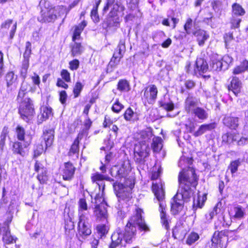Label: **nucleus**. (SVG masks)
Returning <instances> with one entry per match:
<instances>
[{"mask_svg":"<svg viewBox=\"0 0 248 248\" xmlns=\"http://www.w3.org/2000/svg\"><path fill=\"white\" fill-rule=\"evenodd\" d=\"M234 214V217L237 219H241L243 218L245 215V209L240 205H236L233 208Z\"/></svg>","mask_w":248,"mask_h":248,"instance_id":"nucleus-41","label":"nucleus"},{"mask_svg":"<svg viewBox=\"0 0 248 248\" xmlns=\"http://www.w3.org/2000/svg\"><path fill=\"white\" fill-rule=\"evenodd\" d=\"M208 70V65L206 61L203 59H197L196 62L192 64L189 61L186 62L185 70L187 74L191 75H202Z\"/></svg>","mask_w":248,"mask_h":248,"instance_id":"nucleus-7","label":"nucleus"},{"mask_svg":"<svg viewBox=\"0 0 248 248\" xmlns=\"http://www.w3.org/2000/svg\"><path fill=\"white\" fill-rule=\"evenodd\" d=\"M43 137L46 144V148L50 147L52 145L54 140V130L52 129L46 130L44 131Z\"/></svg>","mask_w":248,"mask_h":248,"instance_id":"nucleus-26","label":"nucleus"},{"mask_svg":"<svg viewBox=\"0 0 248 248\" xmlns=\"http://www.w3.org/2000/svg\"><path fill=\"white\" fill-rule=\"evenodd\" d=\"M27 93H26L25 92H23L21 90H19L17 96L16 100L19 103H22V102H23L26 97H25L26 94Z\"/></svg>","mask_w":248,"mask_h":248,"instance_id":"nucleus-63","label":"nucleus"},{"mask_svg":"<svg viewBox=\"0 0 248 248\" xmlns=\"http://www.w3.org/2000/svg\"><path fill=\"white\" fill-rule=\"evenodd\" d=\"M76 168L70 162L64 163V167L62 170V178L63 180L70 181L74 176Z\"/></svg>","mask_w":248,"mask_h":248,"instance_id":"nucleus-20","label":"nucleus"},{"mask_svg":"<svg viewBox=\"0 0 248 248\" xmlns=\"http://www.w3.org/2000/svg\"><path fill=\"white\" fill-rule=\"evenodd\" d=\"M192 20L190 18H188L184 25V29L187 34H190L192 32Z\"/></svg>","mask_w":248,"mask_h":248,"instance_id":"nucleus-54","label":"nucleus"},{"mask_svg":"<svg viewBox=\"0 0 248 248\" xmlns=\"http://www.w3.org/2000/svg\"><path fill=\"white\" fill-rule=\"evenodd\" d=\"M97 9L96 7H93L91 13V16L93 20L95 23H98L99 21V17L97 13Z\"/></svg>","mask_w":248,"mask_h":248,"instance_id":"nucleus-57","label":"nucleus"},{"mask_svg":"<svg viewBox=\"0 0 248 248\" xmlns=\"http://www.w3.org/2000/svg\"><path fill=\"white\" fill-rule=\"evenodd\" d=\"M16 133L18 140L24 141V145L25 148H27L30 145L32 140L31 136L30 135H27L25 138V130L22 126L19 125H17L16 129Z\"/></svg>","mask_w":248,"mask_h":248,"instance_id":"nucleus-17","label":"nucleus"},{"mask_svg":"<svg viewBox=\"0 0 248 248\" xmlns=\"http://www.w3.org/2000/svg\"><path fill=\"white\" fill-rule=\"evenodd\" d=\"M164 109L169 111L174 109V104L172 102L162 103L160 106Z\"/></svg>","mask_w":248,"mask_h":248,"instance_id":"nucleus-59","label":"nucleus"},{"mask_svg":"<svg viewBox=\"0 0 248 248\" xmlns=\"http://www.w3.org/2000/svg\"><path fill=\"white\" fill-rule=\"evenodd\" d=\"M124 108V106L122 104L118 99H117L111 107L112 110L115 113H119Z\"/></svg>","mask_w":248,"mask_h":248,"instance_id":"nucleus-51","label":"nucleus"},{"mask_svg":"<svg viewBox=\"0 0 248 248\" xmlns=\"http://www.w3.org/2000/svg\"><path fill=\"white\" fill-rule=\"evenodd\" d=\"M97 230L101 237L108 232L107 228L105 225H100L97 227Z\"/></svg>","mask_w":248,"mask_h":248,"instance_id":"nucleus-61","label":"nucleus"},{"mask_svg":"<svg viewBox=\"0 0 248 248\" xmlns=\"http://www.w3.org/2000/svg\"><path fill=\"white\" fill-rule=\"evenodd\" d=\"M8 133L9 131L8 127L4 126L2 129L0 136V148L1 150H3V147L5 145V140Z\"/></svg>","mask_w":248,"mask_h":248,"instance_id":"nucleus-43","label":"nucleus"},{"mask_svg":"<svg viewBox=\"0 0 248 248\" xmlns=\"http://www.w3.org/2000/svg\"><path fill=\"white\" fill-rule=\"evenodd\" d=\"M191 114L202 121H204L208 117L207 112L204 109L200 107L197 108Z\"/></svg>","mask_w":248,"mask_h":248,"instance_id":"nucleus-30","label":"nucleus"},{"mask_svg":"<svg viewBox=\"0 0 248 248\" xmlns=\"http://www.w3.org/2000/svg\"><path fill=\"white\" fill-rule=\"evenodd\" d=\"M124 6L121 4L116 3L113 4L112 9L104 21L103 28L106 29L112 28L115 30L119 28L122 21L120 16L124 15Z\"/></svg>","mask_w":248,"mask_h":248,"instance_id":"nucleus-4","label":"nucleus"},{"mask_svg":"<svg viewBox=\"0 0 248 248\" xmlns=\"http://www.w3.org/2000/svg\"><path fill=\"white\" fill-rule=\"evenodd\" d=\"M152 138V133L150 132L142 131L140 133V141L139 143L147 144L149 145Z\"/></svg>","mask_w":248,"mask_h":248,"instance_id":"nucleus-33","label":"nucleus"},{"mask_svg":"<svg viewBox=\"0 0 248 248\" xmlns=\"http://www.w3.org/2000/svg\"><path fill=\"white\" fill-rule=\"evenodd\" d=\"M130 170V165L128 161L124 162L120 166H114L110 170L111 175L117 179L113 184V187L117 197L120 199L129 198L131 191L134 186L132 179H127L124 185L118 182L119 179L125 178Z\"/></svg>","mask_w":248,"mask_h":248,"instance_id":"nucleus-3","label":"nucleus"},{"mask_svg":"<svg viewBox=\"0 0 248 248\" xmlns=\"http://www.w3.org/2000/svg\"><path fill=\"white\" fill-rule=\"evenodd\" d=\"M221 61L223 63V68L227 70L229 64L232 62L233 58L228 55H226L221 58Z\"/></svg>","mask_w":248,"mask_h":248,"instance_id":"nucleus-49","label":"nucleus"},{"mask_svg":"<svg viewBox=\"0 0 248 248\" xmlns=\"http://www.w3.org/2000/svg\"><path fill=\"white\" fill-rule=\"evenodd\" d=\"M81 216L78 217L77 235L85 239L92 233L91 225L89 223V217Z\"/></svg>","mask_w":248,"mask_h":248,"instance_id":"nucleus-12","label":"nucleus"},{"mask_svg":"<svg viewBox=\"0 0 248 248\" xmlns=\"http://www.w3.org/2000/svg\"><path fill=\"white\" fill-rule=\"evenodd\" d=\"M18 112L21 118L28 122L30 117L33 115L34 109L31 100L30 98H26L25 100L19 103Z\"/></svg>","mask_w":248,"mask_h":248,"instance_id":"nucleus-10","label":"nucleus"},{"mask_svg":"<svg viewBox=\"0 0 248 248\" xmlns=\"http://www.w3.org/2000/svg\"><path fill=\"white\" fill-rule=\"evenodd\" d=\"M228 88L230 91H232L237 96L240 93L242 83L238 78L234 77L232 78L230 84L228 85Z\"/></svg>","mask_w":248,"mask_h":248,"instance_id":"nucleus-22","label":"nucleus"},{"mask_svg":"<svg viewBox=\"0 0 248 248\" xmlns=\"http://www.w3.org/2000/svg\"><path fill=\"white\" fill-rule=\"evenodd\" d=\"M232 15L241 17L245 14V10L238 3H234L232 5Z\"/></svg>","mask_w":248,"mask_h":248,"instance_id":"nucleus-37","label":"nucleus"},{"mask_svg":"<svg viewBox=\"0 0 248 248\" xmlns=\"http://www.w3.org/2000/svg\"><path fill=\"white\" fill-rule=\"evenodd\" d=\"M83 88V85L80 82H77L73 89V93L74 98L78 97L80 93V92L82 90Z\"/></svg>","mask_w":248,"mask_h":248,"instance_id":"nucleus-48","label":"nucleus"},{"mask_svg":"<svg viewBox=\"0 0 248 248\" xmlns=\"http://www.w3.org/2000/svg\"><path fill=\"white\" fill-rule=\"evenodd\" d=\"M61 76L65 81L69 82L71 81L70 74L67 70H62L61 72Z\"/></svg>","mask_w":248,"mask_h":248,"instance_id":"nucleus-58","label":"nucleus"},{"mask_svg":"<svg viewBox=\"0 0 248 248\" xmlns=\"http://www.w3.org/2000/svg\"><path fill=\"white\" fill-rule=\"evenodd\" d=\"M198 98L188 95L185 102V109L186 112L191 114L198 107Z\"/></svg>","mask_w":248,"mask_h":248,"instance_id":"nucleus-18","label":"nucleus"},{"mask_svg":"<svg viewBox=\"0 0 248 248\" xmlns=\"http://www.w3.org/2000/svg\"><path fill=\"white\" fill-rule=\"evenodd\" d=\"M240 165V161L239 160H236L231 162L230 166V169L232 173L236 172L238 166Z\"/></svg>","mask_w":248,"mask_h":248,"instance_id":"nucleus-56","label":"nucleus"},{"mask_svg":"<svg viewBox=\"0 0 248 248\" xmlns=\"http://www.w3.org/2000/svg\"><path fill=\"white\" fill-rule=\"evenodd\" d=\"M198 178L195 170L190 166L184 168L179 172L178 182L179 188L171 202V211L177 214L184 207V202H187L193 196L194 189L198 184Z\"/></svg>","mask_w":248,"mask_h":248,"instance_id":"nucleus-1","label":"nucleus"},{"mask_svg":"<svg viewBox=\"0 0 248 248\" xmlns=\"http://www.w3.org/2000/svg\"><path fill=\"white\" fill-rule=\"evenodd\" d=\"M19 90L26 93L29 92H34L36 90V87L35 86H32L24 79L21 83Z\"/></svg>","mask_w":248,"mask_h":248,"instance_id":"nucleus-42","label":"nucleus"},{"mask_svg":"<svg viewBox=\"0 0 248 248\" xmlns=\"http://www.w3.org/2000/svg\"><path fill=\"white\" fill-rule=\"evenodd\" d=\"M143 94L142 99L144 103L149 104H154L156 99L158 93L157 87L155 85H151L143 90Z\"/></svg>","mask_w":248,"mask_h":248,"instance_id":"nucleus-14","label":"nucleus"},{"mask_svg":"<svg viewBox=\"0 0 248 248\" xmlns=\"http://www.w3.org/2000/svg\"><path fill=\"white\" fill-rule=\"evenodd\" d=\"M241 20L242 19L241 17L232 15L230 20L231 28L232 29L238 28L240 26V23L241 22Z\"/></svg>","mask_w":248,"mask_h":248,"instance_id":"nucleus-47","label":"nucleus"},{"mask_svg":"<svg viewBox=\"0 0 248 248\" xmlns=\"http://www.w3.org/2000/svg\"><path fill=\"white\" fill-rule=\"evenodd\" d=\"M221 203H217L216 205L214 207L213 210L209 212L208 213L205 215V217L206 218V221H210L215 215L218 214L220 211V209L219 206H221Z\"/></svg>","mask_w":248,"mask_h":248,"instance_id":"nucleus-39","label":"nucleus"},{"mask_svg":"<svg viewBox=\"0 0 248 248\" xmlns=\"http://www.w3.org/2000/svg\"><path fill=\"white\" fill-rule=\"evenodd\" d=\"M142 211L137 209L136 213L129 219L124 231L118 229L111 236V243L109 248H116L120 245H124L125 243H130L136 235L137 227L141 231H148L149 228L142 217Z\"/></svg>","mask_w":248,"mask_h":248,"instance_id":"nucleus-2","label":"nucleus"},{"mask_svg":"<svg viewBox=\"0 0 248 248\" xmlns=\"http://www.w3.org/2000/svg\"><path fill=\"white\" fill-rule=\"evenodd\" d=\"M31 45L30 42L26 43L25 51L23 54V58L25 59L30 60V56L31 52Z\"/></svg>","mask_w":248,"mask_h":248,"instance_id":"nucleus-53","label":"nucleus"},{"mask_svg":"<svg viewBox=\"0 0 248 248\" xmlns=\"http://www.w3.org/2000/svg\"><path fill=\"white\" fill-rule=\"evenodd\" d=\"M248 70V61H243L239 65L235 67L233 70V74L238 75Z\"/></svg>","mask_w":248,"mask_h":248,"instance_id":"nucleus-35","label":"nucleus"},{"mask_svg":"<svg viewBox=\"0 0 248 248\" xmlns=\"http://www.w3.org/2000/svg\"><path fill=\"white\" fill-rule=\"evenodd\" d=\"M5 79L6 83V92L8 94H12L17 87V76L14 72L10 71L6 74Z\"/></svg>","mask_w":248,"mask_h":248,"instance_id":"nucleus-15","label":"nucleus"},{"mask_svg":"<svg viewBox=\"0 0 248 248\" xmlns=\"http://www.w3.org/2000/svg\"><path fill=\"white\" fill-rule=\"evenodd\" d=\"M117 89L121 92H127L130 90L129 82L126 79H120L117 84Z\"/></svg>","mask_w":248,"mask_h":248,"instance_id":"nucleus-36","label":"nucleus"},{"mask_svg":"<svg viewBox=\"0 0 248 248\" xmlns=\"http://www.w3.org/2000/svg\"><path fill=\"white\" fill-rule=\"evenodd\" d=\"M82 138V135L80 134H78L77 138L75 140L74 142L71 145L70 151L69 152V155L72 154H78L79 152V140Z\"/></svg>","mask_w":248,"mask_h":248,"instance_id":"nucleus-34","label":"nucleus"},{"mask_svg":"<svg viewBox=\"0 0 248 248\" xmlns=\"http://www.w3.org/2000/svg\"><path fill=\"white\" fill-rule=\"evenodd\" d=\"M140 114L129 107L125 111L124 114V117L125 121L131 123H134L139 120Z\"/></svg>","mask_w":248,"mask_h":248,"instance_id":"nucleus-23","label":"nucleus"},{"mask_svg":"<svg viewBox=\"0 0 248 248\" xmlns=\"http://www.w3.org/2000/svg\"><path fill=\"white\" fill-rule=\"evenodd\" d=\"M39 6L41 9V16L38 20L41 22H54L57 18L58 11H65L63 6L52 7L49 1L46 0H41Z\"/></svg>","mask_w":248,"mask_h":248,"instance_id":"nucleus-5","label":"nucleus"},{"mask_svg":"<svg viewBox=\"0 0 248 248\" xmlns=\"http://www.w3.org/2000/svg\"><path fill=\"white\" fill-rule=\"evenodd\" d=\"M152 191L157 201L159 202V210L161 223L166 230H168L169 225L165 211L166 204L164 202L165 190L162 184L160 182L159 183L153 182Z\"/></svg>","mask_w":248,"mask_h":248,"instance_id":"nucleus-6","label":"nucleus"},{"mask_svg":"<svg viewBox=\"0 0 248 248\" xmlns=\"http://www.w3.org/2000/svg\"><path fill=\"white\" fill-rule=\"evenodd\" d=\"M24 145H22L20 142H15L13 144V151L15 154H18L22 156H25L26 152Z\"/></svg>","mask_w":248,"mask_h":248,"instance_id":"nucleus-32","label":"nucleus"},{"mask_svg":"<svg viewBox=\"0 0 248 248\" xmlns=\"http://www.w3.org/2000/svg\"><path fill=\"white\" fill-rule=\"evenodd\" d=\"M223 124L230 128L235 129L238 126V118L230 116L225 117L223 120Z\"/></svg>","mask_w":248,"mask_h":248,"instance_id":"nucleus-27","label":"nucleus"},{"mask_svg":"<svg viewBox=\"0 0 248 248\" xmlns=\"http://www.w3.org/2000/svg\"><path fill=\"white\" fill-rule=\"evenodd\" d=\"M92 181L93 183H96L99 186V188L100 190L101 187L102 193H103V191L105 189V185L103 182V180H106L109 181H114V180L110 177H109L107 175H104L102 174H100L98 172H96L94 174H93L91 177Z\"/></svg>","mask_w":248,"mask_h":248,"instance_id":"nucleus-19","label":"nucleus"},{"mask_svg":"<svg viewBox=\"0 0 248 248\" xmlns=\"http://www.w3.org/2000/svg\"><path fill=\"white\" fill-rule=\"evenodd\" d=\"M84 51V48L80 43L75 42L72 46L71 54L73 57L81 55Z\"/></svg>","mask_w":248,"mask_h":248,"instance_id":"nucleus-38","label":"nucleus"},{"mask_svg":"<svg viewBox=\"0 0 248 248\" xmlns=\"http://www.w3.org/2000/svg\"><path fill=\"white\" fill-rule=\"evenodd\" d=\"M152 147L154 152H159L162 148L161 139L159 137L154 138L152 141Z\"/></svg>","mask_w":248,"mask_h":248,"instance_id":"nucleus-40","label":"nucleus"},{"mask_svg":"<svg viewBox=\"0 0 248 248\" xmlns=\"http://www.w3.org/2000/svg\"><path fill=\"white\" fill-rule=\"evenodd\" d=\"M194 35L197 37L198 45L202 46L204 45L205 41L207 40L209 36L207 33L202 30H199L193 32Z\"/></svg>","mask_w":248,"mask_h":248,"instance_id":"nucleus-24","label":"nucleus"},{"mask_svg":"<svg viewBox=\"0 0 248 248\" xmlns=\"http://www.w3.org/2000/svg\"><path fill=\"white\" fill-rule=\"evenodd\" d=\"M125 51V41L123 39H121L108 64V71L111 72L114 68L116 67L119 64L121 59L123 57Z\"/></svg>","mask_w":248,"mask_h":248,"instance_id":"nucleus-9","label":"nucleus"},{"mask_svg":"<svg viewBox=\"0 0 248 248\" xmlns=\"http://www.w3.org/2000/svg\"><path fill=\"white\" fill-rule=\"evenodd\" d=\"M150 152L149 145L144 144H137L134 150V158L135 161L139 163H143L145 158L148 156Z\"/></svg>","mask_w":248,"mask_h":248,"instance_id":"nucleus-13","label":"nucleus"},{"mask_svg":"<svg viewBox=\"0 0 248 248\" xmlns=\"http://www.w3.org/2000/svg\"><path fill=\"white\" fill-rule=\"evenodd\" d=\"M69 68L72 70H76L78 69L79 65V62L77 59H74L69 63Z\"/></svg>","mask_w":248,"mask_h":248,"instance_id":"nucleus-60","label":"nucleus"},{"mask_svg":"<svg viewBox=\"0 0 248 248\" xmlns=\"http://www.w3.org/2000/svg\"><path fill=\"white\" fill-rule=\"evenodd\" d=\"M212 69L215 71L225 70L223 68V63L220 60H213L211 63Z\"/></svg>","mask_w":248,"mask_h":248,"instance_id":"nucleus-46","label":"nucleus"},{"mask_svg":"<svg viewBox=\"0 0 248 248\" xmlns=\"http://www.w3.org/2000/svg\"><path fill=\"white\" fill-rule=\"evenodd\" d=\"M199 238L200 236L197 233L192 232L187 236L186 244L190 246L199 240Z\"/></svg>","mask_w":248,"mask_h":248,"instance_id":"nucleus-44","label":"nucleus"},{"mask_svg":"<svg viewBox=\"0 0 248 248\" xmlns=\"http://www.w3.org/2000/svg\"><path fill=\"white\" fill-rule=\"evenodd\" d=\"M222 140L227 143L230 144L233 142V134L231 133H227L223 135Z\"/></svg>","mask_w":248,"mask_h":248,"instance_id":"nucleus-55","label":"nucleus"},{"mask_svg":"<svg viewBox=\"0 0 248 248\" xmlns=\"http://www.w3.org/2000/svg\"><path fill=\"white\" fill-rule=\"evenodd\" d=\"M67 95L65 91H61L60 93V101L62 104H65L67 100Z\"/></svg>","mask_w":248,"mask_h":248,"instance_id":"nucleus-64","label":"nucleus"},{"mask_svg":"<svg viewBox=\"0 0 248 248\" xmlns=\"http://www.w3.org/2000/svg\"><path fill=\"white\" fill-rule=\"evenodd\" d=\"M31 79L33 84V86H35V87L36 86L38 87L39 86L40 84V79L39 76L37 74L34 73L33 75L31 77Z\"/></svg>","mask_w":248,"mask_h":248,"instance_id":"nucleus-62","label":"nucleus"},{"mask_svg":"<svg viewBox=\"0 0 248 248\" xmlns=\"http://www.w3.org/2000/svg\"><path fill=\"white\" fill-rule=\"evenodd\" d=\"M46 173V168L38 172L37 179L41 184H45L47 181L48 177Z\"/></svg>","mask_w":248,"mask_h":248,"instance_id":"nucleus-45","label":"nucleus"},{"mask_svg":"<svg viewBox=\"0 0 248 248\" xmlns=\"http://www.w3.org/2000/svg\"><path fill=\"white\" fill-rule=\"evenodd\" d=\"M44 152L43 145L42 144H38L34 145L33 148V157H37L40 155Z\"/></svg>","mask_w":248,"mask_h":248,"instance_id":"nucleus-52","label":"nucleus"},{"mask_svg":"<svg viewBox=\"0 0 248 248\" xmlns=\"http://www.w3.org/2000/svg\"><path fill=\"white\" fill-rule=\"evenodd\" d=\"M206 199V194H203L202 197L199 195L196 199L194 198L193 202V209L196 210L198 208H202L204 205Z\"/></svg>","mask_w":248,"mask_h":248,"instance_id":"nucleus-29","label":"nucleus"},{"mask_svg":"<svg viewBox=\"0 0 248 248\" xmlns=\"http://www.w3.org/2000/svg\"><path fill=\"white\" fill-rule=\"evenodd\" d=\"M0 234L2 235L3 242L7 244L16 242V238L11 234L8 221L5 222L4 225L0 228Z\"/></svg>","mask_w":248,"mask_h":248,"instance_id":"nucleus-16","label":"nucleus"},{"mask_svg":"<svg viewBox=\"0 0 248 248\" xmlns=\"http://www.w3.org/2000/svg\"><path fill=\"white\" fill-rule=\"evenodd\" d=\"M88 206L85 199H80L78 202V217L84 216L85 217H89L88 215L85 212L87 210Z\"/></svg>","mask_w":248,"mask_h":248,"instance_id":"nucleus-31","label":"nucleus"},{"mask_svg":"<svg viewBox=\"0 0 248 248\" xmlns=\"http://www.w3.org/2000/svg\"><path fill=\"white\" fill-rule=\"evenodd\" d=\"M92 203L94 204L93 212L97 218L102 219L108 217V205L102 196L99 194H96L94 199H92Z\"/></svg>","mask_w":248,"mask_h":248,"instance_id":"nucleus-8","label":"nucleus"},{"mask_svg":"<svg viewBox=\"0 0 248 248\" xmlns=\"http://www.w3.org/2000/svg\"><path fill=\"white\" fill-rule=\"evenodd\" d=\"M52 109L50 107L42 106L40 108V113L38 115V122L42 123L43 121L46 120L50 117L52 116Z\"/></svg>","mask_w":248,"mask_h":248,"instance_id":"nucleus-21","label":"nucleus"},{"mask_svg":"<svg viewBox=\"0 0 248 248\" xmlns=\"http://www.w3.org/2000/svg\"><path fill=\"white\" fill-rule=\"evenodd\" d=\"M75 225L74 222L71 217H68L65 220V226L64 228L66 232L70 231L74 229Z\"/></svg>","mask_w":248,"mask_h":248,"instance_id":"nucleus-50","label":"nucleus"},{"mask_svg":"<svg viewBox=\"0 0 248 248\" xmlns=\"http://www.w3.org/2000/svg\"><path fill=\"white\" fill-rule=\"evenodd\" d=\"M86 26L87 22L84 20L81 23L75 26L72 37V40L73 41H75L76 40L79 38L81 33Z\"/></svg>","mask_w":248,"mask_h":248,"instance_id":"nucleus-28","label":"nucleus"},{"mask_svg":"<svg viewBox=\"0 0 248 248\" xmlns=\"http://www.w3.org/2000/svg\"><path fill=\"white\" fill-rule=\"evenodd\" d=\"M232 232V231H230ZM228 231L215 232L212 238L214 248H226L228 241Z\"/></svg>","mask_w":248,"mask_h":248,"instance_id":"nucleus-11","label":"nucleus"},{"mask_svg":"<svg viewBox=\"0 0 248 248\" xmlns=\"http://www.w3.org/2000/svg\"><path fill=\"white\" fill-rule=\"evenodd\" d=\"M216 124L215 123L201 125L199 129L194 132L193 135L195 137H199L202 135L207 131H211L216 127Z\"/></svg>","mask_w":248,"mask_h":248,"instance_id":"nucleus-25","label":"nucleus"}]
</instances>
